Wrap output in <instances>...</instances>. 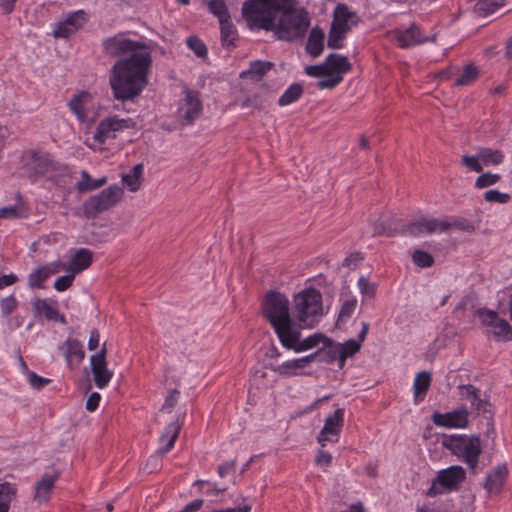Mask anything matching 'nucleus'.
I'll return each mask as SVG.
<instances>
[{"label": "nucleus", "instance_id": "nucleus-18", "mask_svg": "<svg viewBox=\"0 0 512 512\" xmlns=\"http://www.w3.org/2000/svg\"><path fill=\"white\" fill-rule=\"evenodd\" d=\"M127 127V121L125 119H119L117 117H108L103 119L97 126L96 131L93 135V139L103 144L109 138L116 137V132L122 131Z\"/></svg>", "mask_w": 512, "mask_h": 512}, {"label": "nucleus", "instance_id": "nucleus-38", "mask_svg": "<svg viewBox=\"0 0 512 512\" xmlns=\"http://www.w3.org/2000/svg\"><path fill=\"white\" fill-rule=\"evenodd\" d=\"M302 93V86L298 83H294L282 94V96L278 100V104L280 106L289 105L298 100Z\"/></svg>", "mask_w": 512, "mask_h": 512}, {"label": "nucleus", "instance_id": "nucleus-49", "mask_svg": "<svg viewBox=\"0 0 512 512\" xmlns=\"http://www.w3.org/2000/svg\"><path fill=\"white\" fill-rule=\"evenodd\" d=\"M65 21L77 32L85 24L86 15L82 10H79L68 15Z\"/></svg>", "mask_w": 512, "mask_h": 512}, {"label": "nucleus", "instance_id": "nucleus-28", "mask_svg": "<svg viewBox=\"0 0 512 512\" xmlns=\"http://www.w3.org/2000/svg\"><path fill=\"white\" fill-rule=\"evenodd\" d=\"M324 32L319 27H314L310 31V35L308 37V41L306 44V51L312 57L319 56L324 47Z\"/></svg>", "mask_w": 512, "mask_h": 512}, {"label": "nucleus", "instance_id": "nucleus-63", "mask_svg": "<svg viewBox=\"0 0 512 512\" xmlns=\"http://www.w3.org/2000/svg\"><path fill=\"white\" fill-rule=\"evenodd\" d=\"M356 306L357 301L355 299L345 301L341 307L339 318L343 319L351 317L356 309Z\"/></svg>", "mask_w": 512, "mask_h": 512}, {"label": "nucleus", "instance_id": "nucleus-41", "mask_svg": "<svg viewBox=\"0 0 512 512\" xmlns=\"http://www.w3.org/2000/svg\"><path fill=\"white\" fill-rule=\"evenodd\" d=\"M34 308L37 312L43 314L48 320H55L58 316V310L53 308L45 299H37L34 302Z\"/></svg>", "mask_w": 512, "mask_h": 512}, {"label": "nucleus", "instance_id": "nucleus-1", "mask_svg": "<svg viewBox=\"0 0 512 512\" xmlns=\"http://www.w3.org/2000/svg\"><path fill=\"white\" fill-rule=\"evenodd\" d=\"M242 16L250 29L271 31L282 41L301 39L310 25L308 12L298 0H247Z\"/></svg>", "mask_w": 512, "mask_h": 512}, {"label": "nucleus", "instance_id": "nucleus-9", "mask_svg": "<svg viewBox=\"0 0 512 512\" xmlns=\"http://www.w3.org/2000/svg\"><path fill=\"white\" fill-rule=\"evenodd\" d=\"M110 86L115 99L123 103L128 100V58L118 60L112 67Z\"/></svg>", "mask_w": 512, "mask_h": 512}, {"label": "nucleus", "instance_id": "nucleus-6", "mask_svg": "<svg viewBox=\"0 0 512 512\" xmlns=\"http://www.w3.org/2000/svg\"><path fill=\"white\" fill-rule=\"evenodd\" d=\"M22 165L28 177L34 180L38 178L52 179L61 172V165L45 152H27L22 157Z\"/></svg>", "mask_w": 512, "mask_h": 512}, {"label": "nucleus", "instance_id": "nucleus-19", "mask_svg": "<svg viewBox=\"0 0 512 512\" xmlns=\"http://www.w3.org/2000/svg\"><path fill=\"white\" fill-rule=\"evenodd\" d=\"M392 39L396 41L400 47L408 48L427 41H434L435 35H433L431 38L422 37L419 28L415 25H412L410 28L404 31H394L392 33Z\"/></svg>", "mask_w": 512, "mask_h": 512}, {"label": "nucleus", "instance_id": "nucleus-16", "mask_svg": "<svg viewBox=\"0 0 512 512\" xmlns=\"http://www.w3.org/2000/svg\"><path fill=\"white\" fill-rule=\"evenodd\" d=\"M465 479V469L459 465H453L438 471L434 484H439L447 491H457Z\"/></svg>", "mask_w": 512, "mask_h": 512}, {"label": "nucleus", "instance_id": "nucleus-14", "mask_svg": "<svg viewBox=\"0 0 512 512\" xmlns=\"http://www.w3.org/2000/svg\"><path fill=\"white\" fill-rule=\"evenodd\" d=\"M448 230H450L449 217L431 219L422 218L407 226V232L412 236L447 232Z\"/></svg>", "mask_w": 512, "mask_h": 512}, {"label": "nucleus", "instance_id": "nucleus-55", "mask_svg": "<svg viewBox=\"0 0 512 512\" xmlns=\"http://www.w3.org/2000/svg\"><path fill=\"white\" fill-rule=\"evenodd\" d=\"M178 394L179 391L177 389L171 390L170 393L166 396L165 401L161 407L162 413H171L173 408L176 406L178 402Z\"/></svg>", "mask_w": 512, "mask_h": 512}, {"label": "nucleus", "instance_id": "nucleus-56", "mask_svg": "<svg viewBox=\"0 0 512 512\" xmlns=\"http://www.w3.org/2000/svg\"><path fill=\"white\" fill-rule=\"evenodd\" d=\"M270 368L272 369V371H274L275 373L281 375V376H284V377H288V376H292V375H297L298 373L295 371V368L293 367V365L291 364L290 360L280 364V365H271Z\"/></svg>", "mask_w": 512, "mask_h": 512}, {"label": "nucleus", "instance_id": "nucleus-15", "mask_svg": "<svg viewBox=\"0 0 512 512\" xmlns=\"http://www.w3.org/2000/svg\"><path fill=\"white\" fill-rule=\"evenodd\" d=\"M90 367L96 387L105 388L112 378V372L107 368L105 345L98 353L90 356Z\"/></svg>", "mask_w": 512, "mask_h": 512}, {"label": "nucleus", "instance_id": "nucleus-42", "mask_svg": "<svg viewBox=\"0 0 512 512\" xmlns=\"http://www.w3.org/2000/svg\"><path fill=\"white\" fill-rule=\"evenodd\" d=\"M346 32L339 30L335 26H330V31L328 34V41L327 45L328 47L332 49H339L342 47V41L346 37Z\"/></svg>", "mask_w": 512, "mask_h": 512}, {"label": "nucleus", "instance_id": "nucleus-48", "mask_svg": "<svg viewBox=\"0 0 512 512\" xmlns=\"http://www.w3.org/2000/svg\"><path fill=\"white\" fill-rule=\"evenodd\" d=\"M450 229L455 228L461 231L472 233L475 230L473 223L465 218L449 217Z\"/></svg>", "mask_w": 512, "mask_h": 512}, {"label": "nucleus", "instance_id": "nucleus-34", "mask_svg": "<svg viewBox=\"0 0 512 512\" xmlns=\"http://www.w3.org/2000/svg\"><path fill=\"white\" fill-rule=\"evenodd\" d=\"M81 177H82V180L77 182V184H76V187H77L78 191H80V192H86V191H91V190L97 189V188L103 186L104 184H106V182H107L106 177L93 179L89 175V173L85 170H83L81 172Z\"/></svg>", "mask_w": 512, "mask_h": 512}, {"label": "nucleus", "instance_id": "nucleus-21", "mask_svg": "<svg viewBox=\"0 0 512 512\" xmlns=\"http://www.w3.org/2000/svg\"><path fill=\"white\" fill-rule=\"evenodd\" d=\"M358 22L357 14L353 11H350L347 5L338 4L333 13V20L331 22L332 26H335L339 30L345 31L348 33L352 26L356 25Z\"/></svg>", "mask_w": 512, "mask_h": 512}, {"label": "nucleus", "instance_id": "nucleus-62", "mask_svg": "<svg viewBox=\"0 0 512 512\" xmlns=\"http://www.w3.org/2000/svg\"><path fill=\"white\" fill-rule=\"evenodd\" d=\"M358 287L362 294L368 296H374L376 292V285L369 282V280L365 277H360L358 280Z\"/></svg>", "mask_w": 512, "mask_h": 512}, {"label": "nucleus", "instance_id": "nucleus-44", "mask_svg": "<svg viewBox=\"0 0 512 512\" xmlns=\"http://www.w3.org/2000/svg\"><path fill=\"white\" fill-rule=\"evenodd\" d=\"M209 11L218 17L219 21L229 18L227 7L222 0H212L208 3Z\"/></svg>", "mask_w": 512, "mask_h": 512}, {"label": "nucleus", "instance_id": "nucleus-32", "mask_svg": "<svg viewBox=\"0 0 512 512\" xmlns=\"http://www.w3.org/2000/svg\"><path fill=\"white\" fill-rule=\"evenodd\" d=\"M506 0H479L474 5V12L480 17H487L505 5Z\"/></svg>", "mask_w": 512, "mask_h": 512}, {"label": "nucleus", "instance_id": "nucleus-5", "mask_svg": "<svg viewBox=\"0 0 512 512\" xmlns=\"http://www.w3.org/2000/svg\"><path fill=\"white\" fill-rule=\"evenodd\" d=\"M294 313L300 327L313 328L323 316L322 295L315 288H307L294 296Z\"/></svg>", "mask_w": 512, "mask_h": 512}, {"label": "nucleus", "instance_id": "nucleus-59", "mask_svg": "<svg viewBox=\"0 0 512 512\" xmlns=\"http://www.w3.org/2000/svg\"><path fill=\"white\" fill-rule=\"evenodd\" d=\"M165 454H160L157 450L154 455H151L144 467L147 473H153L160 468L161 459Z\"/></svg>", "mask_w": 512, "mask_h": 512}, {"label": "nucleus", "instance_id": "nucleus-52", "mask_svg": "<svg viewBox=\"0 0 512 512\" xmlns=\"http://www.w3.org/2000/svg\"><path fill=\"white\" fill-rule=\"evenodd\" d=\"M17 300L13 295L2 298L0 301L1 313L4 317H8L17 307Z\"/></svg>", "mask_w": 512, "mask_h": 512}, {"label": "nucleus", "instance_id": "nucleus-4", "mask_svg": "<svg viewBox=\"0 0 512 512\" xmlns=\"http://www.w3.org/2000/svg\"><path fill=\"white\" fill-rule=\"evenodd\" d=\"M442 445L476 474L482 453L481 440L476 435H444Z\"/></svg>", "mask_w": 512, "mask_h": 512}, {"label": "nucleus", "instance_id": "nucleus-51", "mask_svg": "<svg viewBox=\"0 0 512 512\" xmlns=\"http://www.w3.org/2000/svg\"><path fill=\"white\" fill-rule=\"evenodd\" d=\"M187 45L198 57H205L207 55V48L199 38L189 37Z\"/></svg>", "mask_w": 512, "mask_h": 512}, {"label": "nucleus", "instance_id": "nucleus-35", "mask_svg": "<svg viewBox=\"0 0 512 512\" xmlns=\"http://www.w3.org/2000/svg\"><path fill=\"white\" fill-rule=\"evenodd\" d=\"M55 273L49 266H42L29 274L28 283L31 288H41L42 283Z\"/></svg>", "mask_w": 512, "mask_h": 512}, {"label": "nucleus", "instance_id": "nucleus-58", "mask_svg": "<svg viewBox=\"0 0 512 512\" xmlns=\"http://www.w3.org/2000/svg\"><path fill=\"white\" fill-rule=\"evenodd\" d=\"M220 22L221 26V38L224 43L231 44L233 36V25L229 21V18L224 19Z\"/></svg>", "mask_w": 512, "mask_h": 512}, {"label": "nucleus", "instance_id": "nucleus-31", "mask_svg": "<svg viewBox=\"0 0 512 512\" xmlns=\"http://www.w3.org/2000/svg\"><path fill=\"white\" fill-rule=\"evenodd\" d=\"M478 152L483 166H498L505 159L504 153L499 149L481 147L478 149Z\"/></svg>", "mask_w": 512, "mask_h": 512}, {"label": "nucleus", "instance_id": "nucleus-13", "mask_svg": "<svg viewBox=\"0 0 512 512\" xmlns=\"http://www.w3.org/2000/svg\"><path fill=\"white\" fill-rule=\"evenodd\" d=\"M343 416L344 410L339 408L326 418L324 427L321 429L317 437L318 443L322 447H325L327 442H338L340 430L344 421Z\"/></svg>", "mask_w": 512, "mask_h": 512}, {"label": "nucleus", "instance_id": "nucleus-64", "mask_svg": "<svg viewBox=\"0 0 512 512\" xmlns=\"http://www.w3.org/2000/svg\"><path fill=\"white\" fill-rule=\"evenodd\" d=\"M332 462V455L324 450H319L315 457V463L318 466L327 467Z\"/></svg>", "mask_w": 512, "mask_h": 512}, {"label": "nucleus", "instance_id": "nucleus-39", "mask_svg": "<svg viewBox=\"0 0 512 512\" xmlns=\"http://www.w3.org/2000/svg\"><path fill=\"white\" fill-rule=\"evenodd\" d=\"M479 75V70L473 64H468L464 66L463 73L460 77H458L455 81L457 86H465L471 84L473 81L477 79Z\"/></svg>", "mask_w": 512, "mask_h": 512}, {"label": "nucleus", "instance_id": "nucleus-54", "mask_svg": "<svg viewBox=\"0 0 512 512\" xmlns=\"http://www.w3.org/2000/svg\"><path fill=\"white\" fill-rule=\"evenodd\" d=\"M510 196L506 193H502L498 190L492 189L484 193V200L487 202L507 203Z\"/></svg>", "mask_w": 512, "mask_h": 512}, {"label": "nucleus", "instance_id": "nucleus-27", "mask_svg": "<svg viewBox=\"0 0 512 512\" xmlns=\"http://www.w3.org/2000/svg\"><path fill=\"white\" fill-rule=\"evenodd\" d=\"M91 263L92 252L86 248H81L72 257L67 271L78 274L87 269Z\"/></svg>", "mask_w": 512, "mask_h": 512}, {"label": "nucleus", "instance_id": "nucleus-30", "mask_svg": "<svg viewBox=\"0 0 512 512\" xmlns=\"http://www.w3.org/2000/svg\"><path fill=\"white\" fill-rule=\"evenodd\" d=\"M274 64L270 61H255L250 64V68L240 74L241 78H250L260 81L262 77L273 68Z\"/></svg>", "mask_w": 512, "mask_h": 512}, {"label": "nucleus", "instance_id": "nucleus-37", "mask_svg": "<svg viewBox=\"0 0 512 512\" xmlns=\"http://www.w3.org/2000/svg\"><path fill=\"white\" fill-rule=\"evenodd\" d=\"M431 383V376L428 372L418 373L414 379V396L416 399L426 395Z\"/></svg>", "mask_w": 512, "mask_h": 512}, {"label": "nucleus", "instance_id": "nucleus-3", "mask_svg": "<svg viewBox=\"0 0 512 512\" xmlns=\"http://www.w3.org/2000/svg\"><path fill=\"white\" fill-rule=\"evenodd\" d=\"M151 52L150 45L130 40V101L148 84L152 66Z\"/></svg>", "mask_w": 512, "mask_h": 512}, {"label": "nucleus", "instance_id": "nucleus-45", "mask_svg": "<svg viewBox=\"0 0 512 512\" xmlns=\"http://www.w3.org/2000/svg\"><path fill=\"white\" fill-rule=\"evenodd\" d=\"M413 262L422 268L431 267L434 263V258L428 252L416 250L412 255Z\"/></svg>", "mask_w": 512, "mask_h": 512}, {"label": "nucleus", "instance_id": "nucleus-60", "mask_svg": "<svg viewBox=\"0 0 512 512\" xmlns=\"http://www.w3.org/2000/svg\"><path fill=\"white\" fill-rule=\"evenodd\" d=\"M28 381L29 384L35 389H41L42 387L48 385L51 382L50 379L41 377L32 371L28 373Z\"/></svg>", "mask_w": 512, "mask_h": 512}, {"label": "nucleus", "instance_id": "nucleus-50", "mask_svg": "<svg viewBox=\"0 0 512 512\" xmlns=\"http://www.w3.org/2000/svg\"><path fill=\"white\" fill-rule=\"evenodd\" d=\"M500 180L499 174L490 172L481 174L475 181V186L479 189L492 186Z\"/></svg>", "mask_w": 512, "mask_h": 512}, {"label": "nucleus", "instance_id": "nucleus-40", "mask_svg": "<svg viewBox=\"0 0 512 512\" xmlns=\"http://www.w3.org/2000/svg\"><path fill=\"white\" fill-rule=\"evenodd\" d=\"M27 216V210L23 205L6 206L0 208L1 219H20Z\"/></svg>", "mask_w": 512, "mask_h": 512}, {"label": "nucleus", "instance_id": "nucleus-24", "mask_svg": "<svg viewBox=\"0 0 512 512\" xmlns=\"http://www.w3.org/2000/svg\"><path fill=\"white\" fill-rule=\"evenodd\" d=\"M105 52L112 57H120L128 52V36L125 33L108 38L103 42Z\"/></svg>", "mask_w": 512, "mask_h": 512}, {"label": "nucleus", "instance_id": "nucleus-10", "mask_svg": "<svg viewBox=\"0 0 512 512\" xmlns=\"http://www.w3.org/2000/svg\"><path fill=\"white\" fill-rule=\"evenodd\" d=\"M302 327L296 325L294 326L285 336L286 342H280L283 347L289 350H294L295 352H303L309 349H312L318 346L320 343H325L328 340L323 334L316 333L311 335L304 340H301V330Z\"/></svg>", "mask_w": 512, "mask_h": 512}, {"label": "nucleus", "instance_id": "nucleus-22", "mask_svg": "<svg viewBox=\"0 0 512 512\" xmlns=\"http://www.w3.org/2000/svg\"><path fill=\"white\" fill-rule=\"evenodd\" d=\"M458 395L461 400L470 402L471 408L477 411L478 413H485L487 402L482 400L480 397V390L475 386L468 385H459L457 387Z\"/></svg>", "mask_w": 512, "mask_h": 512}, {"label": "nucleus", "instance_id": "nucleus-47", "mask_svg": "<svg viewBox=\"0 0 512 512\" xmlns=\"http://www.w3.org/2000/svg\"><path fill=\"white\" fill-rule=\"evenodd\" d=\"M461 163L466 168L470 169L471 171L480 173L483 171V165L481 164V159L479 152L475 156H469V155H463L461 157Z\"/></svg>", "mask_w": 512, "mask_h": 512}, {"label": "nucleus", "instance_id": "nucleus-26", "mask_svg": "<svg viewBox=\"0 0 512 512\" xmlns=\"http://www.w3.org/2000/svg\"><path fill=\"white\" fill-rule=\"evenodd\" d=\"M324 63L328 73L340 76H343L344 73L351 69V64L347 57L340 54H329Z\"/></svg>", "mask_w": 512, "mask_h": 512}, {"label": "nucleus", "instance_id": "nucleus-46", "mask_svg": "<svg viewBox=\"0 0 512 512\" xmlns=\"http://www.w3.org/2000/svg\"><path fill=\"white\" fill-rule=\"evenodd\" d=\"M324 77L325 78L317 82V87L319 89H333L343 80V76L332 73H325Z\"/></svg>", "mask_w": 512, "mask_h": 512}, {"label": "nucleus", "instance_id": "nucleus-2", "mask_svg": "<svg viewBox=\"0 0 512 512\" xmlns=\"http://www.w3.org/2000/svg\"><path fill=\"white\" fill-rule=\"evenodd\" d=\"M262 312L279 341L286 342V334L297 325L291 317L288 298L278 291H268L262 303Z\"/></svg>", "mask_w": 512, "mask_h": 512}, {"label": "nucleus", "instance_id": "nucleus-23", "mask_svg": "<svg viewBox=\"0 0 512 512\" xmlns=\"http://www.w3.org/2000/svg\"><path fill=\"white\" fill-rule=\"evenodd\" d=\"M508 475V468L505 464L498 465L493 469V471L487 475L484 488L489 493H499L501 492L506 478Z\"/></svg>", "mask_w": 512, "mask_h": 512}, {"label": "nucleus", "instance_id": "nucleus-8", "mask_svg": "<svg viewBox=\"0 0 512 512\" xmlns=\"http://www.w3.org/2000/svg\"><path fill=\"white\" fill-rule=\"evenodd\" d=\"M477 314L481 323L487 327L485 331L487 335H492L497 340H512V327L505 319L500 318L497 312L479 309Z\"/></svg>", "mask_w": 512, "mask_h": 512}, {"label": "nucleus", "instance_id": "nucleus-20", "mask_svg": "<svg viewBox=\"0 0 512 512\" xmlns=\"http://www.w3.org/2000/svg\"><path fill=\"white\" fill-rule=\"evenodd\" d=\"M433 420L437 426L464 428L468 425V411L460 408L444 414L436 413Z\"/></svg>", "mask_w": 512, "mask_h": 512}, {"label": "nucleus", "instance_id": "nucleus-7", "mask_svg": "<svg viewBox=\"0 0 512 512\" xmlns=\"http://www.w3.org/2000/svg\"><path fill=\"white\" fill-rule=\"evenodd\" d=\"M123 189L118 185H112L101 193L89 197L83 203V213L86 218H95L98 214L116 205L123 196Z\"/></svg>", "mask_w": 512, "mask_h": 512}, {"label": "nucleus", "instance_id": "nucleus-53", "mask_svg": "<svg viewBox=\"0 0 512 512\" xmlns=\"http://www.w3.org/2000/svg\"><path fill=\"white\" fill-rule=\"evenodd\" d=\"M76 33V31L66 23L65 20L57 23L53 30V35L56 38H68Z\"/></svg>", "mask_w": 512, "mask_h": 512}, {"label": "nucleus", "instance_id": "nucleus-12", "mask_svg": "<svg viewBox=\"0 0 512 512\" xmlns=\"http://www.w3.org/2000/svg\"><path fill=\"white\" fill-rule=\"evenodd\" d=\"M92 95L87 91H81L74 94L68 102L71 112L76 116L79 122H93L95 119L92 110Z\"/></svg>", "mask_w": 512, "mask_h": 512}, {"label": "nucleus", "instance_id": "nucleus-33", "mask_svg": "<svg viewBox=\"0 0 512 512\" xmlns=\"http://www.w3.org/2000/svg\"><path fill=\"white\" fill-rule=\"evenodd\" d=\"M62 347L65 348L64 355L69 364L71 362L72 357H76L79 362L85 358V351L83 350V345L77 339L66 340L63 343Z\"/></svg>", "mask_w": 512, "mask_h": 512}, {"label": "nucleus", "instance_id": "nucleus-25", "mask_svg": "<svg viewBox=\"0 0 512 512\" xmlns=\"http://www.w3.org/2000/svg\"><path fill=\"white\" fill-rule=\"evenodd\" d=\"M180 430L181 425L178 422V420L172 421L165 428L159 439L160 447L158 448V451L160 454H166L173 448L174 443L180 433Z\"/></svg>", "mask_w": 512, "mask_h": 512}, {"label": "nucleus", "instance_id": "nucleus-36", "mask_svg": "<svg viewBox=\"0 0 512 512\" xmlns=\"http://www.w3.org/2000/svg\"><path fill=\"white\" fill-rule=\"evenodd\" d=\"M16 494V487L8 482L0 484V512H8Z\"/></svg>", "mask_w": 512, "mask_h": 512}, {"label": "nucleus", "instance_id": "nucleus-61", "mask_svg": "<svg viewBox=\"0 0 512 512\" xmlns=\"http://www.w3.org/2000/svg\"><path fill=\"white\" fill-rule=\"evenodd\" d=\"M318 354H319V351L312 353L310 355H307L305 357L290 360V362L293 365V367L295 368V371L297 372L298 369L305 368L309 363L314 361Z\"/></svg>", "mask_w": 512, "mask_h": 512}, {"label": "nucleus", "instance_id": "nucleus-43", "mask_svg": "<svg viewBox=\"0 0 512 512\" xmlns=\"http://www.w3.org/2000/svg\"><path fill=\"white\" fill-rule=\"evenodd\" d=\"M143 164H137L130 173V192H136L140 189L143 182Z\"/></svg>", "mask_w": 512, "mask_h": 512}, {"label": "nucleus", "instance_id": "nucleus-57", "mask_svg": "<svg viewBox=\"0 0 512 512\" xmlns=\"http://www.w3.org/2000/svg\"><path fill=\"white\" fill-rule=\"evenodd\" d=\"M76 273L69 272V274L59 277L55 283L54 288L59 291H65L71 287Z\"/></svg>", "mask_w": 512, "mask_h": 512}, {"label": "nucleus", "instance_id": "nucleus-17", "mask_svg": "<svg viewBox=\"0 0 512 512\" xmlns=\"http://www.w3.org/2000/svg\"><path fill=\"white\" fill-rule=\"evenodd\" d=\"M60 473L53 471L51 473H45L37 480L34 484L33 500L41 505L49 501L51 494L54 490L55 483L59 479Z\"/></svg>", "mask_w": 512, "mask_h": 512}, {"label": "nucleus", "instance_id": "nucleus-11", "mask_svg": "<svg viewBox=\"0 0 512 512\" xmlns=\"http://www.w3.org/2000/svg\"><path fill=\"white\" fill-rule=\"evenodd\" d=\"M185 98L178 109V121L181 125L192 124L197 119L202 110V103L199 93L189 88L184 89Z\"/></svg>", "mask_w": 512, "mask_h": 512}, {"label": "nucleus", "instance_id": "nucleus-29", "mask_svg": "<svg viewBox=\"0 0 512 512\" xmlns=\"http://www.w3.org/2000/svg\"><path fill=\"white\" fill-rule=\"evenodd\" d=\"M361 349V344L355 339H349L343 344L336 343L339 368H343L347 358L354 356Z\"/></svg>", "mask_w": 512, "mask_h": 512}]
</instances>
